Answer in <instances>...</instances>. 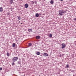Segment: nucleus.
Here are the masks:
<instances>
[{
    "instance_id": "9d476101",
    "label": "nucleus",
    "mask_w": 76,
    "mask_h": 76,
    "mask_svg": "<svg viewBox=\"0 0 76 76\" xmlns=\"http://www.w3.org/2000/svg\"><path fill=\"white\" fill-rule=\"evenodd\" d=\"M3 8L2 7H1L0 8V12H2L3 11Z\"/></svg>"
},
{
    "instance_id": "b1692460",
    "label": "nucleus",
    "mask_w": 76,
    "mask_h": 76,
    "mask_svg": "<svg viewBox=\"0 0 76 76\" xmlns=\"http://www.w3.org/2000/svg\"><path fill=\"white\" fill-rule=\"evenodd\" d=\"M37 2V1H35V3H36Z\"/></svg>"
},
{
    "instance_id": "2eb2a0df",
    "label": "nucleus",
    "mask_w": 76,
    "mask_h": 76,
    "mask_svg": "<svg viewBox=\"0 0 76 76\" xmlns=\"http://www.w3.org/2000/svg\"><path fill=\"white\" fill-rule=\"evenodd\" d=\"M28 31L29 32H32V29H28Z\"/></svg>"
},
{
    "instance_id": "20e7f679",
    "label": "nucleus",
    "mask_w": 76,
    "mask_h": 76,
    "mask_svg": "<svg viewBox=\"0 0 76 76\" xmlns=\"http://www.w3.org/2000/svg\"><path fill=\"white\" fill-rule=\"evenodd\" d=\"M29 5L28 4H25V6L26 8H28V7Z\"/></svg>"
},
{
    "instance_id": "0eeeda50",
    "label": "nucleus",
    "mask_w": 76,
    "mask_h": 76,
    "mask_svg": "<svg viewBox=\"0 0 76 76\" xmlns=\"http://www.w3.org/2000/svg\"><path fill=\"white\" fill-rule=\"evenodd\" d=\"M53 36V35L51 34H50L48 36V37H50V38H51Z\"/></svg>"
},
{
    "instance_id": "412c9836",
    "label": "nucleus",
    "mask_w": 76,
    "mask_h": 76,
    "mask_svg": "<svg viewBox=\"0 0 76 76\" xmlns=\"http://www.w3.org/2000/svg\"><path fill=\"white\" fill-rule=\"evenodd\" d=\"M74 20H75L76 21V18H75L74 19H73Z\"/></svg>"
},
{
    "instance_id": "f8f14e48",
    "label": "nucleus",
    "mask_w": 76,
    "mask_h": 76,
    "mask_svg": "<svg viewBox=\"0 0 76 76\" xmlns=\"http://www.w3.org/2000/svg\"><path fill=\"white\" fill-rule=\"evenodd\" d=\"M12 46V47H15L16 46V45L15 44V43H13Z\"/></svg>"
},
{
    "instance_id": "6e6552de",
    "label": "nucleus",
    "mask_w": 76,
    "mask_h": 76,
    "mask_svg": "<svg viewBox=\"0 0 76 76\" xmlns=\"http://www.w3.org/2000/svg\"><path fill=\"white\" fill-rule=\"evenodd\" d=\"M7 55L8 57H9V56H10V53L8 52H7Z\"/></svg>"
},
{
    "instance_id": "6ab92c4d",
    "label": "nucleus",
    "mask_w": 76,
    "mask_h": 76,
    "mask_svg": "<svg viewBox=\"0 0 76 76\" xmlns=\"http://www.w3.org/2000/svg\"><path fill=\"white\" fill-rule=\"evenodd\" d=\"M18 19L19 20H20V17H18Z\"/></svg>"
},
{
    "instance_id": "a878e982",
    "label": "nucleus",
    "mask_w": 76,
    "mask_h": 76,
    "mask_svg": "<svg viewBox=\"0 0 76 76\" xmlns=\"http://www.w3.org/2000/svg\"><path fill=\"white\" fill-rule=\"evenodd\" d=\"M19 60H20V59Z\"/></svg>"
},
{
    "instance_id": "1a4fd4ad",
    "label": "nucleus",
    "mask_w": 76,
    "mask_h": 76,
    "mask_svg": "<svg viewBox=\"0 0 76 76\" xmlns=\"http://www.w3.org/2000/svg\"><path fill=\"white\" fill-rule=\"evenodd\" d=\"M10 4L13 3V0H10Z\"/></svg>"
},
{
    "instance_id": "dca6fc26",
    "label": "nucleus",
    "mask_w": 76,
    "mask_h": 76,
    "mask_svg": "<svg viewBox=\"0 0 76 76\" xmlns=\"http://www.w3.org/2000/svg\"><path fill=\"white\" fill-rule=\"evenodd\" d=\"M50 3L51 4H53L54 2L53 1L51 0L50 2Z\"/></svg>"
},
{
    "instance_id": "4be33fe9",
    "label": "nucleus",
    "mask_w": 76,
    "mask_h": 76,
    "mask_svg": "<svg viewBox=\"0 0 76 76\" xmlns=\"http://www.w3.org/2000/svg\"><path fill=\"white\" fill-rule=\"evenodd\" d=\"M2 70V68H0V70Z\"/></svg>"
},
{
    "instance_id": "f257e3e1",
    "label": "nucleus",
    "mask_w": 76,
    "mask_h": 76,
    "mask_svg": "<svg viewBox=\"0 0 76 76\" xmlns=\"http://www.w3.org/2000/svg\"><path fill=\"white\" fill-rule=\"evenodd\" d=\"M59 15L62 16L63 14H64V11L62 10H60L59 11Z\"/></svg>"
},
{
    "instance_id": "f03ea898",
    "label": "nucleus",
    "mask_w": 76,
    "mask_h": 76,
    "mask_svg": "<svg viewBox=\"0 0 76 76\" xmlns=\"http://www.w3.org/2000/svg\"><path fill=\"white\" fill-rule=\"evenodd\" d=\"M18 59V57H15L13 58L12 59V61L13 62H15Z\"/></svg>"
},
{
    "instance_id": "a211bd4d",
    "label": "nucleus",
    "mask_w": 76,
    "mask_h": 76,
    "mask_svg": "<svg viewBox=\"0 0 76 76\" xmlns=\"http://www.w3.org/2000/svg\"><path fill=\"white\" fill-rule=\"evenodd\" d=\"M14 62H13V63H12V66H14V65H15V63Z\"/></svg>"
},
{
    "instance_id": "5701e85b",
    "label": "nucleus",
    "mask_w": 76,
    "mask_h": 76,
    "mask_svg": "<svg viewBox=\"0 0 76 76\" xmlns=\"http://www.w3.org/2000/svg\"><path fill=\"white\" fill-rule=\"evenodd\" d=\"M61 0V1H63V0Z\"/></svg>"
},
{
    "instance_id": "9b49d317",
    "label": "nucleus",
    "mask_w": 76,
    "mask_h": 76,
    "mask_svg": "<svg viewBox=\"0 0 76 76\" xmlns=\"http://www.w3.org/2000/svg\"><path fill=\"white\" fill-rule=\"evenodd\" d=\"M36 17H39V14L38 13H37L36 14Z\"/></svg>"
},
{
    "instance_id": "393cba45",
    "label": "nucleus",
    "mask_w": 76,
    "mask_h": 76,
    "mask_svg": "<svg viewBox=\"0 0 76 76\" xmlns=\"http://www.w3.org/2000/svg\"><path fill=\"white\" fill-rule=\"evenodd\" d=\"M40 56H42V55H41Z\"/></svg>"
},
{
    "instance_id": "7ed1b4c3",
    "label": "nucleus",
    "mask_w": 76,
    "mask_h": 76,
    "mask_svg": "<svg viewBox=\"0 0 76 76\" xmlns=\"http://www.w3.org/2000/svg\"><path fill=\"white\" fill-rule=\"evenodd\" d=\"M61 45L62 46L61 47V48L62 49H63V48H64L66 47V44L64 43H62L61 44Z\"/></svg>"
},
{
    "instance_id": "ddd939ff",
    "label": "nucleus",
    "mask_w": 76,
    "mask_h": 76,
    "mask_svg": "<svg viewBox=\"0 0 76 76\" xmlns=\"http://www.w3.org/2000/svg\"><path fill=\"white\" fill-rule=\"evenodd\" d=\"M36 54H37V55H39L40 54V53L37 52L36 53Z\"/></svg>"
},
{
    "instance_id": "f3484780",
    "label": "nucleus",
    "mask_w": 76,
    "mask_h": 76,
    "mask_svg": "<svg viewBox=\"0 0 76 76\" xmlns=\"http://www.w3.org/2000/svg\"><path fill=\"white\" fill-rule=\"evenodd\" d=\"M21 63V61H18V64H20Z\"/></svg>"
},
{
    "instance_id": "423d86ee",
    "label": "nucleus",
    "mask_w": 76,
    "mask_h": 76,
    "mask_svg": "<svg viewBox=\"0 0 76 76\" xmlns=\"http://www.w3.org/2000/svg\"><path fill=\"white\" fill-rule=\"evenodd\" d=\"M40 36H36V38L37 39H38L40 38Z\"/></svg>"
},
{
    "instance_id": "39448f33",
    "label": "nucleus",
    "mask_w": 76,
    "mask_h": 76,
    "mask_svg": "<svg viewBox=\"0 0 76 76\" xmlns=\"http://www.w3.org/2000/svg\"><path fill=\"white\" fill-rule=\"evenodd\" d=\"M43 56H45V57H47V56H48V55L47 54V53H45L44 54Z\"/></svg>"
},
{
    "instance_id": "4468645a",
    "label": "nucleus",
    "mask_w": 76,
    "mask_h": 76,
    "mask_svg": "<svg viewBox=\"0 0 76 76\" xmlns=\"http://www.w3.org/2000/svg\"><path fill=\"white\" fill-rule=\"evenodd\" d=\"M32 45V43H28V46H31V45Z\"/></svg>"
},
{
    "instance_id": "aec40b11",
    "label": "nucleus",
    "mask_w": 76,
    "mask_h": 76,
    "mask_svg": "<svg viewBox=\"0 0 76 76\" xmlns=\"http://www.w3.org/2000/svg\"><path fill=\"white\" fill-rule=\"evenodd\" d=\"M66 67H67V68H69V65L67 64V65H66Z\"/></svg>"
}]
</instances>
